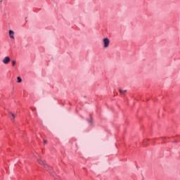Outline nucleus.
Returning a JSON list of instances; mask_svg holds the SVG:
<instances>
[{"instance_id":"nucleus-4","label":"nucleus","mask_w":180,"mask_h":180,"mask_svg":"<svg viewBox=\"0 0 180 180\" xmlns=\"http://www.w3.org/2000/svg\"><path fill=\"white\" fill-rule=\"evenodd\" d=\"M11 39H15V32L13 30L8 32Z\"/></svg>"},{"instance_id":"nucleus-5","label":"nucleus","mask_w":180,"mask_h":180,"mask_svg":"<svg viewBox=\"0 0 180 180\" xmlns=\"http://www.w3.org/2000/svg\"><path fill=\"white\" fill-rule=\"evenodd\" d=\"M8 116L11 120H14L15 117H16V115H15V114H13L12 112H9Z\"/></svg>"},{"instance_id":"nucleus-6","label":"nucleus","mask_w":180,"mask_h":180,"mask_svg":"<svg viewBox=\"0 0 180 180\" xmlns=\"http://www.w3.org/2000/svg\"><path fill=\"white\" fill-rule=\"evenodd\" d=\"M118 91L122 95H124L127 92V90H122V89H119Z\"/></svg>"},{"instance_id":"nucleus-10","label":"nucleus","mask_w":180,"mask_h":180,"mask_svg":"<svg viewBox=\"0 0 180 180\" xmlns=\"http://www.w3.org/2000/svg\"><path fill=\"white\" fill-rule=\"evenodd\" d=\"M44 144L47 143V141H44Z\"/></svg>"},{"instance_id":"nucleus-7","label":"nucleus","mask_w":180,"mask_h":180,"mask_svg":"<svg viewBox=\"0 0 180 180\" xmlns=\"http://www.w3.org/2000/svg\"><path fill=\"white\" fill-rule=\"evenodd\" d=\"M17 79H18V83L22 82V78H20V77H17Z\"/></svg>"},{"instance_id":"nucleus-9","label":"nucleus","mask_w":180,"mask_h":180,"mask_svg":"<svg viewBox=\"0 0 180 180\" xmlns=\"http://www.w3.org/2000/svg\"><path fill=\"white\" fill-rule=\"evenodd\" d=\"M89 123H92V118H90V120H89Z\"/></svg>"},{"instance_id":"nucleus-2","label":"nucleus","mask_w":180,"mask_h":180,"mask_svg":"<svg viewBox=\"0 0 180 180\" xmlns=\"http://www.w3.org/2000/svg\"><path fill=\"white\" fill-rule=\"evenodd\" d=\"M103 49H108L110 45V39H109L108 37L103 38Z\"/></svg>"},{"instance_id":"nucleus-1","label":"nucleus","mask_w":180,"mask_h":180,"mask_svg":"<svg viewBox=\"0 0 180 180\" xmlns=\"http://www.w3.org/2000/svg\"><path fill=\"white\" fill-rule=\"evenodd\" d=\"M37 162H39V164H40V165H43L46 171H50L51 169V167L47 165L45 160H43L42 159H37Z\"/></svg>"},{"instance_id":"nucleus-8","label":"nucleus","mask_w":180,"mask_h":180,"mask_svg":"<svg viewBox=\"0 0 180 180\" xmlns=\"http://www.w3.org/2000/svg\"><path fill=\"white\" fill-rule=\"evenodd\" d=\"M12 65H13V67H15V65H16V61L15 60H13L12 62Z\"/></svg>"},{"instance_id":"nucleus-3","label":"nucleus","mask_w":180,"mask_h":180,"mask_svg":"<svg viewBox=\"0 0 180 180\" xmlns=\"http://www.w3.org/2000/svg\"><path fill=\"white\" fill-rule=\"evenodd\" d=\"M2 61L4 64H9V63H11V58L9 56H6Z\"/></svg>"}]
</instances>
